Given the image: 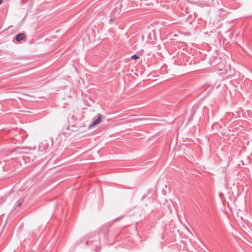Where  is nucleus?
Segmentation results:
<instances>
[{
  "label": "nucleus",
  "mask_w": 252,
  "mask_h": 252,
  "mask_svg": "<svg viewBox=\"0 0 252 252\" xmlns=\"http://www.w3.org/2000/svg\"><path fill=\"white\" fill-rule=\"evenodd\" d=\"M131 59L133 60H136L139 58V57L137 56L136 55H133L131 57Z\"/></svg>",
  "instance_id": "nucleus-3"
},
{
  "label": "nucleus",
  "mask_w": 252,
  "mask_h": 252,
  "mask_svg": "<svg viewBox=\"0 0 252 252\" xmlns=\"http://www.w3.org/2000/svg\"><path fill=\"white\" fill-rule=\"evenodd\" d=\"M3 2V0H0V5L1 4H2Z\"/></svg>",
  "instance_id": "nucleus-5"
},
{
  "label": "nucleus",
  "mask_w": 252,
  "mask_h": 252,
  "mask_svg": "<svg viewBox=\"0 0 252 252\" xmlns=\"http://www.w3.org/2000/svg\"><path fill=\"white\" fill-rule=\"evenodd\" d=\"M21 205V203H19L17 205V207H19V206H20V205Z\"/></svg>",
  "instance_id": "nucleus-6"
},
{
  "label": "nucleus",
  "mask_w": 252,
  "mask_h": 252,
  "mask_svg": "<svg viewBox=\"0 0 252 252\" xmlns=\"http://www.w3.org/2000/svg\"><path fill=\"white\" fill-rule=\"evenodd\" d=\"M26 35L24 33H20L16 35L15 39L17 41H20L24 39Z\"/></svg>",
  "instance_id": "nucleus-2"
},
{
  "label": "nucleus",
  "mask_w": 252,
  "mask_h": 252,
  "mask_svg": "<svg viewBox=\"0 0 252 252\" xmlns=\"http://www.w3.org/2000/svg\"><path fill=\"white\" fill-rule=\"evenodd\" d=\"M98 117L95 120L92 121V123L89 125V128H91L99 124L101 121V115L99 114H97Z\"/></svg>",
  "instance_id": "nucleus-1"
},
{
  "label": "nucleus",
  "mask_w": 252,
  "mask_h": 252,
  "mask_svg": "<svg viewBox=\"0 0 252 252\" xmlns=\"http://www.w3.org/2000/svg\"><path fill=\"white\" fill-rule=\"evenodd\" d=\"M42 148V146L41 145H40L39 147V151H41L42 152H43V151L41 149Z\"/></svg>",
  "instance_id": "nucleus-4"
}]
</instances>
